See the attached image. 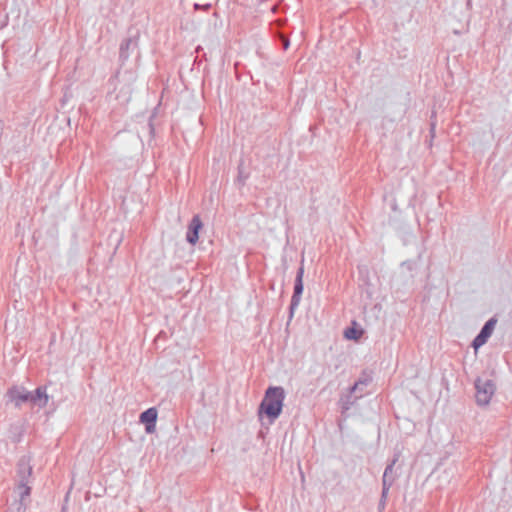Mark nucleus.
Returning a JSON list of instances; mask_svg holds the SVG:
<instances>
[{
  "mask_svg": "<svg viewBox=\"0 0 512 512\" xmlns=\"http://www.w3.org/2000/svg\"><path fill=\"white\" fill-rule=\"evenodd\" d=\"M31 478L32 477H16L15 490L21 499H25L31 493Z\"/></svg>",
  "mask_w": 512,
  "mask_h": 512,
  "instance_id": "10",
  "label": "nucleus"
},
{
  "mask_svg": "<svg viewBox=\"0 0 512 512\" xmlns=\"http://www.w3.org/2000/svg\"><path fill=\"white\" fill-rule=\"evenodd\" d=\"M363 335V330L357 327V323L353 322L352 326L344 331V337L348 340H359Z\"/></svg>",
  "mask_w": 512,
  "mask_h": 512,
  "instance_id": "14",
  "label": "nucleus"
},
{
  "mask_svg": "<svg viewBox=\"0 0 512 512\" xmlns=\"http://www.w3.org/2000/svg\"><path fill=\"white\" fill-rule=\"evenodd\" d=\"M359 388L360 386H350L347 389V393L342 395L339 401L342 412L349 410L355 400L362 396V390Z\"/></svg>",
  "mask_w": 512,
  "mask_h": 512,
  "instance_id": "4",
  "label": "nucleus"
},
{
  "mask_svg": "<svg viewBox=\"0 0 512 512\" xmlns=\"http://www.w3.org/2000/svg\"><path fill=\"white\" fill-rule=\"evenodd\" d=\"M476 402L480 407L487 406L495 394L494 386H475Z\"/></svg>",
  "mask_w": 512,
  "mask_h": 512,
  "instance_id": "5",
  "label": "nucleus"
},
{
  "mask_svg": "<svg viewBox=\"0 0 512 512\" xmlns=\"http://www.w3.org/2000/svg\"><path fill=\"white\" fill-rule=\"evenodd\" d=\"M16 477H32L30 457L24 456L19 460Z\"/></svg>",
  "mask_w": 512,
  "mask_h": 512,
  "instance_id": "12",
  "label": "nucleus"
},
{
  "mask_svg": "<svg viewBox=\"0 0 512 512\" xmlns=\"http://www.w3.org/2000/svg\"><path fill=\"white\" fill-rule=\"evenodd\" d=\"M131 44V41L130 40H126L120 47V53H121V56L124 57V58H128V49H129V46Z\"/></svg>",
  "mask_w": 512,
  "mask_h": 512,
  "instance_id": "16",
  "label": "nucleus"
},
{
  "mask_svg": "<svg viewBox=\"0 0 512 512\" xmlns=\"http://www.w3.org/2000/svg\"><path fill=\"white\" fill-rule=\"evenodd\" d=\"M7 396L15 403L16 406H20L24 402L31 401V393L24 391V389L20 391L15 386L8 390Z\"/></svg>",
  "mask_w": 512,
  "mask_h": 512,
  "instance_id": "9",
  "label": "nucleus"
},
{
  "mask_svg": "<svg viewBox=\"0 0 512 512\" xmlns=\"http://www.w3.org/2000/svg\"><path fill=\"white\" fill-rule=\"evenodd\" d=\"M303 275H304V268L301 266L297 271V276L295 280V286H294V295L292 297V305L298 306L300 302V297L303 292Z\"/></svg>",
  "mask_w": 512,
  "mask_h": 512,
  "instance_id": "11",
  "label": "nucleus"
},
{
  "mask_svg": "<svg viewBox=\"0 0 512 512\" xmlns=\"http://www.w3.org/2000/svg\"><path fill=\"white\" fill-rule=\"evenodd\" d=\"M365 379H360L355 384H366L369 381H373V373L372 372H364Z\"/></svg>",
  "mask_w": 512,
  "mask_h": 512,
  "instance_id": "17",
  "label": "nucleus"
},
{
  "mask_svg": "<svg viewBox=\"0 0 512 512\" xmlns=\"http://www.w3.org/2000/svg\"><path fill=\"white\" fill-rule=\"evenodd\" d=\"M24 499H21L19 501H16L13 504V507L11 508L10 512H25V504L23 503Z\"/></svg>",
  "mask_w": 512,
  "mask_h": 512,
  "instance_id": "15",
  "label": "nucleus"
},
{
  "mask_svg": "<svg viewBox=\"0 0 512 512\" xmlns=\"http://www.w3.org/2000/svg\"><path fill=\"white\" fill-rule=\"evenodd\" d=\"M497 324L496 318H490L485 325L482 327L480 333L474 338L472 346L477 351L481 346H483L488 338L492 335L495 326Z\"/></svg>",
  "mask_w": 512,
  "mask_h": 512,
  "instance_id": "2",
  "label": "nucleus"
},
{
  "mask_svg": "<svg viewBox=\"0 0 512 512\" xmlns=\"http://www.w3.org/2000/svg\"><path fill=\"white\" fill-rule=\"evenodd\" d=\"M31 401L38 403L40 406H45L48 401L46 386H39L35 391V395L31 394Z\"/></svg>",
  "mask_w": 512,
  "mask_h": 512,
  "instance_id": "13",
  "label": "nucleus"
},
{
  "mask_svg": "<svg viewBox=\"0 0 512 512\" xmlns=\"http://www.w3.org/2000/svg\"><path fill=\"white\" fill-rule=\"evenodd\" d=\"M288 46H289V42L286 40V41L284 42V48H285V49H287V48H288Z\"/></svg>",
  "mask_w": 512,
  "mask_h": 512,
  "instance_id": "18",
  "label": "nucleus"
},
{
  "mask_svg": "<svg viewBox=\"0 0 512 512\" xmlns=\"http://www.w3.org/2000/svg\"><path fill=\"white\" fill-rule=\"evenodd\" d=\"M397 460H398V457H395L391 461V463L389 465H387V467L385 468L384 474H383V478H382V486L383 487H382V494H381V501H380V505H382V506H384V504H385V500L387 498L389 489L393 483V478H391L390 475L393 472V467L396 464Z\"/></svg>",
  "mask_w": 512,
  "mask_h": 512,
  "instance_id": "3",
  "label": "nucleus"
},
{
  "mask_svg": "<svg viewBox=\"0 0 512 512\" xmlns=\"http://www.w3.org/2000/svg\"><path fill=\"white\" fill-rule=\"evenodd\" d=\"M157 416L158 413L155 407H151L141 413L140 422L145 424V430L147 433H153L155 431Z\"/></svg>",
  "mask_w": 512,
  "mask_h": 512,
  "instance_id": "6",
  "label": "nucleus"
},
{
  "mask_svg": "<svg viewBox=\"0 0 512 512\" xmlns=\"http://www.w3.org/2000/svg\"><path fill=\"white\" fill-rule=\"evenodd\" d=\"M115 99L119 101L121 104H127L132 95V87L129 83L126 82H118L115 87Z\"/></svg>",
  "mask_w": 512,
  "mask_h": 512,
  "instance_id": "7",
  "label": "nucleus"
},
{
  "mask_svg": "<svg viewBox=\"0 0 512 512\" xmlns=\"http://www.w3.org/2000/svg\"><path fill=\"white\" fill-rule=\"evenodd\" d=\"M285 392L281 386H269L259 406V415L265 414L271 422L282 412Z\"/></svg>",
  "mask_w": 512,
  "mask_h": 512,
  "instance_id": "1",
  "label": "nucleus"
},
{
  "mask_svg": "<svg viewBox=\"0 0 512 512\" xmlns=\"http://www.w3.org/2000/svg\"><path fill=\"white\" fill-rule=\"evenodd\" d=\"M202 228V221L199 216H194L189 224V229L187 232L186 239L187 241L194 245L197 243L199 238V231Z\"/></svg>",
  "mask_w": 512,
  "mask_h": 512,
  "instance_id": "8",
  "label": "nucleus"
}]
</instances>
